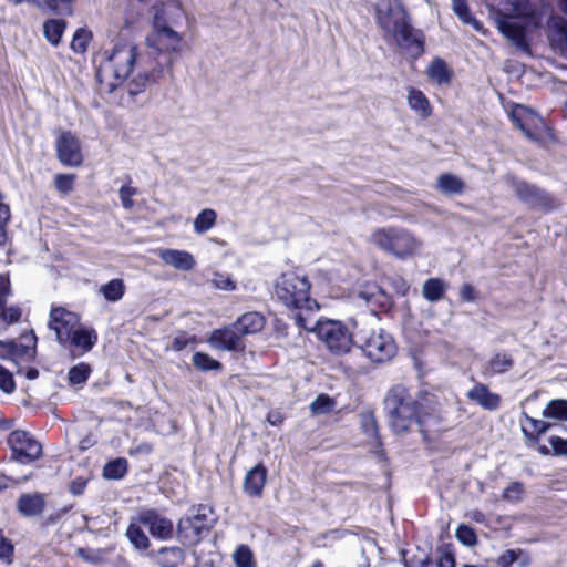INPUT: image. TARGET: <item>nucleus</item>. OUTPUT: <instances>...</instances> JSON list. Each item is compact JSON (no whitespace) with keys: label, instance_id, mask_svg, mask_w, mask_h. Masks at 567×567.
Instances as JSON below:
<instances>
[{"label":"nucleus","instance_id":"nucleus-1","mask_svg":"<svg viewBox=\"0 0 567 567\" xmlns=\"http://www.w3.org/2000/svg\"><path fill=\"white\" fill-rule=\"evenodd\" d=\"M431 402L427 394L412 393L404 384H394L386 392L383 404L389 425L396 434H403L414 425H421L425 408Z\"/></svg>","mask_w":567,"mask_h":567},{"label":"nucleus","instance_id":"nucleus-2","mask_svg":"<svg viewBox=\"0 0 567 567\" xmlns=\"http://www.w3.org/2000/svg\"><path fill=\"white\" fill-rule=\"evenodd\" d=\"M538 6L534 0H504L496 19L498 30L517 47L525 45L526 30L540 23Z\"/></svg>","mask_w":567,"mask_h":567},{"label":"nucleus","instance_id":"nucleus-3","mask_svg":"<svg viewBox=\"0 0 567 567\" xmlns=\"http://www.w3.org/2000/svg\"><path fill=\"white\" fill-rule=\"evenodd\" d=\"M105 59L96 72L100 84L112 93L132 73L137 58V48L131 42H117L111 52L104 53Z\"/></svg>","mask_w":567,"mask_h":567},{"label":"nucleus","instance_id":"nucleus-4","mask_svg":"<svg viewBox=\"0 0 567 567\" xmlns=\"http://www.w3.org/2000/svg\"><path fill=\"white\" fill-rule=\"evenodd\" d=\"M371 245L396 257L408 259L420 252L423 241L403 227L388 226L374 229L369 238Z\"/></svg>","mask_w":567,"mask_h":567},{"label":"nucleus","instance_id":"nucleus-5","mask_svg":"<svg viewBox=\"0 0 567 567\" xmlns=\"http://www.w3.org/2000/svg\"><path fill=\"white\" fill-rule=\"evenodd\" d=\"M311 285L305 275L296 271L282 274L275 284L276 298L287 308L311 311L318 308L317 301L310 297Z\"/></svg>","mask_w":567,"mask_h":567},{"label":"nucleus","instance_id":"nucleus-6","mask_svg":"<svg viewBox=\"0 0 567 567\" xmlns=\"http://www.w3.org/2000/svg\"><path fill=\"white\" fill-rule=\"evenodd\" d=\"M295 320L298 327L315 331L317 337L326 343L331 352L342 354L350 351L353 342L352 334L341 321L331 319L319 320L315 327H310L301 312L296 315Z\"/></svg>","mask_w":567,"mask_h":567},{"label":"nucleus","instance_id":"nucleus-7","mask_svg":"<svg viewBox=\"0 0 567 567\" xmlns=\"http://www.w3.org/2000/svg\"><path fill=\"white\" fill-rule=\"evenodd\" d=\"M216 522L213 508L199 504L192 506L187 514L178 520L177 533L183 540L197 544L203 538V534H207Z\"/></svg>","mask_w":567,"mask_h":567},{"label":"nucleus","instance_id":"nucleus-8","mask_svg":"<svg viewBox=\"0 0 567 567\" xmlns=\"http://www.w3.org/2000/svg\"><path fill=\"white\" fill-rule=\"evenodd\" d=\"M183 37L167 22L163 12L153 20V30L146 37V44L158 52H181Z\"/></svg>","mask_w":567,"mask_h":567},{"label":"nucleus","instance_id":"nucleus-9","mask_svg":"<svg viewBox=\"0 0 567 567\" xmlns=\"http://www.w3.org/2000/svg\"><path fill=\"white\" fill-rule=\"evenodd\" d=\"M375 10L378 24L384 31L386 40L409 22L408 13L399 0H379Z\"/></svg>","mask_w":567,"mask_h":567},{"label":"nucleus","instance_id":"nucleus-10","mask_svg":"<svg viewBox=\"0 0 567 567\" xmlns=\"http://www.w3.org/2000/svg\"><path fill=\"white\" fill-rule=\"evenodd\" d=\"M362 350L374 362H385L395 355L396 347L393 338L383 330L371 331L362 338Z\"/></svg>","mask_w":567,"mask_h":567},{"label":"nucleus","instance_id":"nucleus-11","mask_svg":"<svg viewBox=\"0 0 567 567\" xmlns=\"http://www.w3.org/2000/svg\"><path fill=\"white\" fill-rule=\"evenodd\" d=\"M8 443L12 450L13 457L22 464L32 463L42 454L41 444L22 430L11 432Z\"/></svg>","mask_w":567,"mask_h":567},{"label":"nucleus","instance_id":"nucleus-12","mask_svg":"<svg viewBox=\"0 0 567 567\" xmlns=\"http://www.w3.org/2000/svg\"><path fill=\"white\" fill-rule=\"evenodd\" d=\"M513 187L516 196L532 208L551 210L558 207V202L544 189L522 181H515Z\"/></svg>","mask_w":567,"mask_h":567},{"label":"nucleus","instance_id":"nucleus-13","mask_svg":"<svg viewBox=\"0 0 567 567\" xmlns=\"http://www.w3.org/2000/svg\"><path fill=\"white\" fill-rule=\"evenodd\" d=\"M80 317L63 307H53L50 311L49 328L54 331L56 341L61 344L65 338L80 326Z\"/></svg>","mask_w":567,"mask_h":567},{"label":"nucleus","instance_id":"nucleus-14","mask_svg":"<svg viewBox=\"0 0 567 567\" xmlns=\"http://www.w3.org/2000/svg\"><path fill=\"white\" fill-rule=\"evenodd\" d=\"M138 524L148 528L150 534L157 539L167 540L174 535L173 522L155 509L142 511L136 517Z\"/></svg>","mask_w":567,"mask_h":567},{"label":"nucleus","instance_id":"nucleus-15","mask_svg":"<svg viewBox=\"0 0 567 567\" xmlns=\"http://www.w3.org/2000/svg\"><path fill=\"white\" fill-rule=\"evenodd\" d=\"M56 155L59 161L71 167H79L83 163L80 141L71 132H63L56 138Z\"/></svg>","mask_w":567,"mask_h":567},{"label":"nucleus","instance_id":"nucleus-16","mask_svg":"<svg viewBox=\"0 0 567 567\" xmlns=\"http://www.w3.org/2000/svg\"><path fill=\"white\" fill-rule=\"evenodd\" d=\"M388 39H392L398 47L405 50L413 58L420 56L424 51V35L420 30H415L410 22H406Z\"/></svg>","mask_w":567,"mask_h":567},{"label":"nucleus","instance_id":"nucleus-17","mask_svg":"<svg viewBox=\"0 0 567 567\" xmlns=\"http://www.w3.org/2000/svg\"><path fill=\"white\" fill-rule=\"evenodd\" d=\"M208 343L212 348L221 351H244L245 343L241 334L235 328V324L214 330Z\"/></svg>","mask_w":567,"mask_h":567},{"label":"nucleus","instance_id":"nucleus-18","mask_svg":"<svg viewBox=\"0 0 567 567\" xmlns=\"http://www.w3.org/2000/svg\"><path fill=\"white\" fill-rule=\"evenodd\" d=\"M96 341L97 334L95 330L80 324L65 338L61 346L69 348L73 352L83 354L91 351Z\"/></svg>","mask_w":567,"mask_h":567},{"label":"nucleus","instance_id":"nucleus-19","mask_svg":"<svg viewBox=\"0 0 567 567\" xmlns=\"http://www.w3.org/2000/svg\"><path fill=\"white\" fill-rule=\"evenodd\" d=\"M157 256L164 264L181 271H189L196 265L194 256L186 250L171 248L159 249Z\"/></svg>","mask_w":567,"mask_h":567},{"label":"nucleus","instance_id":"nucleus-20","mask_svg":"<svg viewBox=\"0 0 567 567\" xmlns=\"http://www.w3.org/2000/svg\"><path fill=\"white\" fill-rule=\"evenodd\" d=\"M548 39L555 50L567 55V20L565 18L553 16L548 20Z\"/></svg>","mask_w":567,"mask_h":567},{"label":"nucleus","instance_id":"nucleus-21","mask_svg":"<svg viewBox=\"0 0 567 567\" xmlns=\"http://www.w3.org/2000/svg\"><path fill=\"white\" fill-rule=\"evenodd\" d=\"M470 401L475 402L482 409L487 411H495L501 405V396L497 393L491 392L488 386L483 383H476L466 394Z\"/></svg>","mask_w":567,"mask_h":567},{"label":"nucleus","instance_id":"nucleus-22","mask_svg":"<svg viewBox=\"0 0 567 567\" xmlns=\"http://www.w3.org/2000/svg\"><path fill=\"white\" fill-rule=\"evenodd\" d=\"M267 478V468L262 463L254 466L244 478V492L251 496L258 497L261 495Z\"/></svg>","mask_w":567,"mask_h":567},{"label":"nucleus","instance_id":"nucleus-23","mask_svg":"<svg viewBox=\"0 0 567 567\" xmlns=\"http://www.w3.org/2000/svg\"><path fill=\"white\" fill-rule=\"evenodd\" d=\"M44 506L45 499L41 493L22 494L17 502L19 513L27 517L40 515Z\"/></svg>","mask_w":567,"mask_h":567},{"label":"nucleus","instance_id":"nucleus-24","mask_svg":"<svg viewBox=\"0 0 567 567\" xmlns=\"http://www.w3.org/2000/svg\"><path fill=\"white\" fill-rule=\"evenodd\" d=\"M234 324L241 337H244L261 331L265 327V318L261 313L251 311L244 313Z\"/></svg>","mask_w":567,"mask_h":567},{"label":"nucleus","instance_id":"nucleus-25","mask_svg":"<svg viewBox=\"0 0 567 567\" xmlns=\"http://www.w3.org/2000/svg\"><path fill=\"white\" fill-rule=\"evenodd\" d=\"M513 367H514L513 357L504 351H501V352H496L495 354L492 355V358L488 360L483 373L485 375L492 377V375L505 373V372L509 371Z\"/></svg>","mask_w":567,"mask_h":567},{"label":"nucleus","instance_id":"nucleus-26","mask_svg":"<svg viewBox=\"0 0 567 567\" xmlns=\"http://www.w3.org/2000/svg\"><path fill=\"white\" fill-rule=\"evenodd\" d=\"M66 22L61 19H50L43 23V34L52 45H59L65 31Z\"/></svg>","mask_w":567,"mask_h":567},{"label":"nucleus","instance_id":"nucleus-27","mask_svg":"<svg viewBox=\"0 0 567 567\" xmlns=\"http://www.w3.org/2000/svg\"><path fill=\"white\" fill-rule=\"evenodd\" d=\"M436 186L445 195H458L464 189V182L453 174H442L437 178Z\"/></svg>","mask_w":567,"mask_h":567},{"label":"nucleus","instance_id":"nucleus-28","mask_svg":"<svg viewBox=\"0 0 567 567\" xmlns=\"http://www.w3.org/2000/svg\"><path fill=\"white\" fill-rule=\"evenodd\" d=\"M184 560V551L178 547H164L158 550L157 563L161 567H178Z\"/></svg>","mask_w":567,"mask_h":567},{"label":"nucleus","instance_id":"nucleus-29","mask_svg":"<svg viewBox=\"0 0 567 567\" xmlns=\"http://www.w3.org/2000/svg\"><path fill=\"white\" fill-rule=\"evenodd\" d=\"M446 290V284L440 278L427 279L422 287L423 297L430 302L441 300Z\"/></svg>","mask_w":567,"mask_h":567},{"label":"nucleus","instance_id":"nucleus-30","mask_svg":"<svg viewBox=\"0 0 567 567\" xmlns=\"http://www.w3.org/2000/svg\"><path fill=\"white\" fill-rule=\"evenodd\" d=\"M99 291L103 295L105 300L110 302L120 301L125 293V285L124 281L120 278H115L102 285Z\"/></svg>","mask_w":567,"mask_h":567},{"label":"nucleus","instance_id":"nucleus-31","mask_svg":"<svg viewBox=\"0 0 567 567\" xmlns=\"http://www.w3.org/2000/svg\"><path fill=\"white\" fill-rule=\"evenodd\" d=\"M408 103L412 110L423 118L431 114L430 103L426 96L419 90L411 89L408 95Z\"/></svg>","mask_w":567,"mask_h":567},{"label":"nucleus","instance_id":"nucleus-32","mask_svg":"<svg viewBox=\"0 0 567 567\" xmlns=\"http://www.w3.org/2000/svg\"><path fill=\"white\" fill-rule=\"evenodd\" d=\"M126 537L136 550H145L151 542L138 523H131L126 529Z\"/></svg>","mask_w":567,"mask_h":567},{"label":"nucleus","instance_id":"nucleus-33","mask_svg":"<svg viewBox=\"0 0 567 567\" xmlns=\"http://www.w3.org/2000/svg\"><path fill=\"white\" fill-rule=\"evenodd\" d=\"M543 416L557 421H567V400H550L543 411Z\"/></svg>","mask_w":567,"mask_h":567},{"label":"nucleus","instance_id":"nucleus-34","mask_svg":"<svg viewBox=\"0 0 567 567\" xmlns=\"http://www.w3.org/2000/svg\"><path fill=\"white\" fill-rule=\"evenodd\" d=\"M216 220V212L212 208H205L194 219V231L204 234L215 226Z\"/></svg>","mask_w":567,"mask_h":567},{"label":"nucleus","instance_id":"nucleus-35","mask_svg":"<svg viewBox=\"0 0 567 567\" xmlns=\"http://www.w3.org/2000/svg\"><path fill=\"white\" fill-rule=\"evenodd\" d=\"M127 473V461L118 457L110 461L103 467V476L107 480H121Z\"/></svg>","mask_w":567,"mask_h":567},{"label":"nucleus","instance_id":"nucleus-36","mask_svg":"<svg viewBox=\"0 0 567 567\" xmlns=\"http://www.w3.org/2000/svg\"><path fill=\"white\" fill-rule=\"evenodd\" d=\"M155 81V71L148 73V72H140L136 76H134L128 83H127V92L131 96H135L143 92L145 87L151 83Z\"/></svg>","mask_w":567,"mask_h":567},{"label":"nucleus","instance_id":"nucleus-37","mask_svg":"<svg viewBox=\"0 0 567 567\" xmlns=\"http://www.w3.org/2000/svg\"><path fill=\"white\" fill-rule=\"evenodd\" d=\"M429 76L439 84L449 83L451 80V71L442 59H435L427 70Z\"/></svg>","mask_w":567,"mask_h":567},{"label":"nucleus","instance_id":"nucleus-38","mask_svg":"<svg viewBox=\"0 0 567 567\" xmlns=\"http://www.w3.org/2000/svg\"><path fill=\"white\" fill-rule=\"evenodd\" d=\"M336 408V401L328 394H319L309 405L313 415L328 414Z\"/></svg>","mask_w":567,"mask_h":567},{"label":"nucleus","instance_id":"nucleus-39","mask_svg":"<svg viewBox=\"0 0 567 567\" xmlns=\"http://www.w3.org/2000/svg\"><path fill=\"white\" fill-rule=\"evenodd\" d=\"M452 8L454 13L466 24H472L475 30L481 29V22L473 18L466 0H452Z\"/></svg>","mask_w":567,"mask_h":567},{"label":"nucleus","instance_id":"nucleus-40","mask_svg":"<svg viewBox=\"0 0 567 567\" xmlns=\"http://www.w3.org/2000/svg\"><path fill=\"white\" fill-rule=\"evenodd\" d=\"M193 363L200 371H218L221 369L219 361L203 352H196L193 355Z\"/></svg>","mask_w":567,"mask_h":567},{"label":"nucleus","instance_id":"nucleus-41","mask_svg":"<svg viewBox=\"0 0 567 567\" xmlns=\"http://www.w3.org/2000/svg\"><path fill=\"white\" fill-rule=\"evenodd\" d=\"M91 371V367L87 363L81 362L70 369L68 374L69 382L73 385L83 384L89 379Z\"/></svg>","mask_w":567,"mask_h":567},{"label":"nucleus","instance_id":"nucleus-42","mask_svg":"<svg viewBox=\"0 0 567 567\" xmlns=\"http://www.w3.org/2000/svg\"><path fill=\"white\" fill-rule=\"evenodd\" d=\"M237 567H256L252 551L246 545H240L233 554Z\"/></svg>","mask_w":567,"mask_h":567},{"label":"nucleus","instance_id":"nucleus-43","mask_svg":"<svg viewBox=\"0 0 567 567\" xmlns=\"http://www.w3.org/2000/svg\"><path fill=\"white\" fill-rule=\"evenodd\" d=\"M91 40V33L84 29H79L75 31L73 39L71 41V49L75 53H84L87 50V45Z\"/></svg>","mask_w":567,"mask_h":567},{"label":"nucleus","instance_id":"nucleus-44","mask_svg":"<svg viewBox=\"0 0 567 567\" xmlns=\"http://www.w3.org/2000/svg\"><path fill=\"white\" fill-rule=\"evenodd\" d=\"M361 425H362V430H363L364 434L369 439L373 440V442L379 444L380 441H379L378 425H377L375 417L373 416L372 413H365L362 415Z\"/></svg>","mask_w":567,"mask_h":567},{"label":"nucleus","instance_id":"nucleus-45","mask_svg":"<svg viewBox=\"0 0 567 567\" xmlns=\"http://www.w3.org/2000/svg\"><path fill=\"white\" fill-rule=\"evenodd\" d=\"M525 488L523 483L513 482L503 491V498L509 503H518L523 499Z\"/></svg>","mask_w":567,"mask_h":567},{"label":"nucleus","instance_id":"nucleus-46","mask_svg":"<svg viewBox=\"0 0 567 567\" xmlns=\"http://www.w3.org/2000/svg\"><path fill=\"white\" fill-rule=\"evenodd\" d=\"M455 536L457 540L465 546L472 547L477 544L475 530L467 525H460L456 529Z\"/></svg>","mask_w":567,"mask_h":567},{"label":"nucleus","instance_id":"nucleus-47","mask_svg":"<svg viewBox=\"0 0 567 567\" xmlns=\"http://www.w3.org/2000/svg\"><path fill=\"white\" fill-rule=\"evenodd\" d=\"M32 344L29 346V344H22V343H18L13 340V359H14V362L19 359H23V358H32L33 357V353H34V350H35V341H37V337L32 333L31 338H30Z\"/></svg>","mask_w":567,"mask_h":567},{"label":"nucleus","instance_id":"nucleus-48","mask_svg":"<svg viewBox=\"0 0 567 567\" xmlns=\"http://www.w3.org/2000/svg\"><path fill=\"white\" fill-rule=\"evenodd\" d=\"M75 175L58 174L54 178V186L59 193L68 195L73 190Z\"/></svg>","mask_w":567,"mask_h":567},{"label":"nucleus","instance_id":"nucleus-49","mask_svg":"<svg viewBox=\"0 0 567 567\" xmlns=\"http://www.w3.org/2000/svg\"><path fill=\"white\" fill-rule=\"evenodd\" d=\"M11 218L9 206H0V247H3L8 241L7 227Z\"/></svg>","mask_w":567,"mask_h":567},{"label":"nucleus","instance_id":"nucleus-50","mask_svg":"<svg viewBox=\"0 0 567 567\" xmlns=\"http://www.w3.org/2000/svg\"><path fill=\"white\" fill-rule=\"evenodd\" d=\"M523 555V549H507L501 554L495 563L498 567H511Z\"/></svg>","mask_w":567,"mask_h":567},{"label":"nucleus","instance_id":"nucleus-51","mask_svg":"<svg viewBox=\"0 0 567 567\" xmlns=\"http://www.w3.org/2000/svg\"><path fill=\"white\" fill-rule=\"evenodd\" d=\"M0 389L7 394H11L16 390V382L11 372L2 365H0Z\"/></svg>","mask_w":567,"mask_h":567},{"label":"nucleus","instance_id":"nucleus-52","mask_svg":"<svg viewBox=\"0 0 567 567\" xmlns=\"http://www.w3.org/2000/svg\"><path fill=\"white\" fill-rule=\"evenodd\" d=\"M136 194H137V188L132 187L130 185H123L120 188V190H118L120 199H121L122 206L125 209H131L134 206V202H133L132 197L135 196Z\"/></svg>","mask_w":567,"mask_h":567},{"label":"nucleus","instance_id":"nucleus-53","mask_svg":"<svg viewBox=\"0 0 567 567\" xmlns=\"http://www.w3.org/2000/svg\"><path fill=\"white\" fill-rule=\"evenodd\" d=\"M21 318V309L17 306L0 309V319L7 324L16 323Z\"/></svg>","mask_w":567,"mask_h":567},{"label":"nucleus","instance_id":"nucleus-54","mask_svg":"<svg viewBox=\"0 0 567 567\" xmlns=\"http://www.w3.org/2000/svg\"><path fill=\"white\" fill-rule=\"evenodd\" d=\"M72 1L73 0H48L47 3L52 11L70 16L72 13Z\"/></svg>","mask_w":567,"mask_h":567},{"label":"nucleus","instance_id":"nucleus-55","mask_svg":"<svg viewBox=\"0 0 567 567\" xmlns=\"http://www.w3.org/2000/svg\"><path fill=\"white\" fill-rule=\"evenodd\" d=\"M213 284L218 289L234 290L235 284L231 278L224 274L216 272L213 278Z\"/></svg>","mask_w":567,"mask_h":567},{"label":"nucleus","instance_id":"nucleus-56","mask_svg":"<svg viewBox=\"0 0 567 567\" xmlns=\"http://www.w3.org/2000/svg\"><path fill=\"white\" fill-rule=\"evenodd\" d=\"M465 518H467L474 523H477V524H483L486 527H489V528L492 527L491 522L487 518V516L480 509L467 511L465 513Z\"/></svg>","mask_w":567,"mask_h":567},{"label":"nucleus","instance_id":"nucleus-57","mask_svg":"<svg viewBox=\"0 0 567 567\" xmlns=\"http://www.w3.org/2000/svg\"><path fill=\"white\" fill-rule=\"evenodd\" d=\"M549 444L551 445L556 455L567 454V440H564L559 436H550Z\"/></svg>","mask_w":567,"mask_h":567},{"label":"nucleus","instance_id":"nucleus-58","mask_svg":"<svg viewBox=\"0 0 567 567\" xmlns=\"http://www.w3.org/2000/svg\"><path fill=\"white\" fill-rule=\"evenodd\" d=\"M13 349V340H0V359L14 361Z\"/></svg>","mask_w":567,"mask_h":567},{"label":"nucleus","instance_id":"nucleus-59","mask_svg":"<svg viewBox=\"0 0 567 567\" xmlns=\"http://www.w3.org/2000/svg\"><path fill=\"white\" fill-rule=\"evenodd\" d=\"M460 297L463 301L473 302L476 300L477 293L472 285L464 284L460 289Z\"/></svg>","mask_w":567,"mask_h":567},{"label":"nucleus","instance_id":"nucleus-60","mask_svg":"<svg viewBox=\"0 0 567 567\" xmlns=\"http://www.w3.org/2000/svg\"><path fill=\"white\" fill-rule=\"evenodd\" d=\"M524 415H525V419L528 421V423L537 432L538 435L546 433L548 431V429L550 427V424L545 421L533 419V417L528 416L527 414H524Z\"/></svg>","mask_w":567,"mask_h":567},{"label":"nucleus","instance_id":"nucleus-61","mask_svg":"<svg viewBox=\"0 0 567 567\" xmlns=\"http://www.w3.org/2000/svg\"><path fill=\"white\" fill-rule=\"evenodd\" d=\"M525 109L522 107V106H517L515 110L512 111V113L509 114V117L511 120L513 121V123L519 128L522 130L523 132L526 133V135L530 136V133L529 131L524 126L522 120H520V113L524 112Z\"/></svg>","mask_w":567,"mask_h":567},{"label":"nucleus","instance_id":"nucleus-62","mask_svg":"<svg viewBox=\"0 0 567 567\" xmlns=\"http://www.w3.org/2000/svg\"><path fill=\"white\" fill-rule=\"evenodd\" d=\"M85 487L86 481L84 478L78 477L71 482L69 489L73 495L79 496L83 494Z\"/></svg>","mask_w":567,"mask_h":567},{"label":"nucleus","instance_id":"nucleus-63","mask_svg":"<svg viewBox=\"0 0 567 567\" xmlns=\"http://www.w3.org/2000/svg\"><path fill=\"white\" fill-rule=\"evenodd\" d=\"M9 280L0 275V309H2L6 303V299L9 295Z\"/></svg>","mask_w":567,"mask_h":567},{"label":"nucleus","instance_id":"nucleus-64","mask_svg":"<svg viewBox=\"0 0 567 567\" xmlns=\"http://www.w3.org/2000/svg\"><path fill=\"white\" fill-rule=\"evenodd\" d=\"M439 567H455V559L452 554L444 553L437 563Z\"/></svg>","mask_w":567,"mask_h":567}]
</instances>
